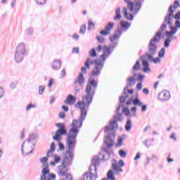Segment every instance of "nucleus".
Returning a JSON list of instances; mask_svg holds the SVG:
<instances>
[{
  "label": "nucleus",
  "instance_id": "obj_17",
  "mask_svg": "<svg viewBox=\"0 0 180 180\" xmlns=\"http://www.w3.org/2000/svg\"><path fill=\"white\" fill-rule=\"evenodd\" d=\"M75 85H79V86L83 87L85 84V77L82 72L79 73V75L74 81Z\"/></svg>",
  "mask_w": 180,
  "mask_h": 180
},
{
  "label": "nucleus",
  "instance_id": "obj_8",
  "mask_svg": "<svg viewBox=\"0 0 180 180\" xmlns=\"http://www.w3.org/2000/svg\"><path fill=\"white\" fill-rule=\"evenodd\" d=\"M175 9H178V6L176 4H174V6L171 5L168 8L169 13L165 16L163 24L160 26L161 30H167V25H172L174 22V12Z\"/></svg>",
  "mask_w": 180,
  "mask_h": 180
},
{
  "label": "nucleus",
  "instance_id": "obj_55",
  "mask_svg": "<svg viewBox=\"0 0 180 180\" xmlns=\"http://www.w3.org/2000/svg\"><path fill=\"white\" fill-rule=\"evenodd\" d=\"M99 60V58L92 60L91 58H89V64H90V65H94V64L96 65V60Z\"/></svg>",
  "mask_w": 180,
  "mask_h": 180
},
{
  "label": "nucleus",
  "instance_id": "obj_53",
  "mask_svg": "<svg viewBox=\"0 0 180 180\" xmlns=\"http://www.w3.org/2000/svg\"><path fill=\"white\" fill-rule=\"evenodd\" d=\"M37 5H46V0H35Z\"/></svg>",
  "mask_w": 180,
  "mask_h": 180
},
{
  "label": "nucleus",
  "instance_id": "obj_51",
  "mask_svg": "<svg viewBox=\"0 0 180 180\" xmlns=\"http://www.w3.org/2000/svg\"><path fill=\"white\" fill-rule=\"evenodd\" d=\"M122 110L126 116H130V110L129 108H124Z\"/></svg>",
  "mask_w": 180,
  "mask_h": 180
},
{
  "label": "nucleus",
  "instance_id": "obj_12",
  "mask_svg": "<svg viewBox=\"0 0 180 180\" xmlns=\"http://www.w3.org/2000/svg\"><path fill=\"white\" fill-rule=\"evenodd\" d=\"M56 127L58 128V130L56 131L55 135L53 136V139L55 141H60L63 139V136H68L67 129L65 128V124L64 123H57L56 124Z\"/></svg>",
  "mask_w": 180,
  "mask_h": 180
},
{
  "label": "nucleus",
  "instance_id": "obj_22",
  "mask_svg": "<svg viewBox=\"0 0 180 180\" xmlns=\"http://www.w3.org/2000/svg\"><path fill=\"white\" fill-rule=\"evenodd\" d=\"M122 13L127 20H133V19H134L133 14H129V13H127V8L126 7L122 8Z\"/></svg>",
  "mask_w": 180,
  "mask_h": 180
},
{
  "label": "nucleus",
  "instance_id": "obj_13",
  "mask_svg": "<svg viewBox=\"0 0 180 180\" xmlns=\"http://www.w3.org/2000/svg\"><path fill=\"white\" fill-rule=\"evenodd\" d=\"M92 165L89 167V173L91 175L94 176V178L96 179L98 178V173L96 167L99 166V158L94 157L91 161Z\"/></svg>",
  "mask_w": 180,
  "mask_h": 180
},
{
  "label": "nucleus",
  "instance_id": "obj_19",
  "mask_svg": "<svg viewBox=\"0 0 180 180\" xmlns=\"http://www.w3.org/2000/svg\"><path fill=\"white\" fill-rule=\"evenodd\" d=\"M137 75V73H135L133 75V76L129 77L127 82V86H128L129 88H131V86H134V85H136V76Z\"/></svg>",
  "mask_w": 180,
  "mask_h": 180
},
{
  "label": "nucleus",
  "instance_id": "obj_64",
  "mask_svg": "<svg viewBox=\"0 0 180 180\" xmlns=\"http://www.w3.org/2000/svg\"><path fill=\"white\" fill-rule=\"evenodd\" d=\"M174 18L175 19H177L178 20H179V19H180V11H179L178 13H176L175 14V15L174 16Z\"/></svg>",
  "mask_w": 180,
  "mask_h": 180
},
{
  "label": "nucleus",
  "instance_id": "obj_50",
  "mask_svg": "<svg viewBox=\"0 0 180 180\" xmlns=\"http://www.w3.org/2000/svg\"><path fill=\"white\" fill-rule=\"evenodd\" d=\"M58 147L60 151H63V150H65V146H64V143L58 141Z\"/></svg>",
  "mask_w": 180,
  "mask_h": 180
},
{
  "label": "nucleus",
  "instance_id": "obj_35",
  "mask_svg": "<svg viewBox=\"0 0 180 180\" xmlns=\"http://www.w3.org/2000/svg\"><path fill=\"white\" fill-rule=\"evenodd\" d=\"M175 32L171 31H165V36L167 39H171V37H174Z\"/></svg>",
  "mask_w": 180,
  "mask_h": 180
},
{
  "label": "nucleus",
  "instance_id": "obj_14",
  "mask_svg": "<svg viewBox=\"0 0 180 180\" xmlns=\"http://www.w3.org/2000/svg\"><path fill=\"white\" fill-rule=\"evenodd\" d=\"M170 98L171 93H169V91H162L158 95V101H160V102H168Z\"/></svg>",
  "mask_w": 180,
  "mask_h": 180
},
{
  "label": "nucleus",
  "instance_id": "obj_21",
  "mask_svg": "<svg viewBox=\"0 0 180 180\" xmlns=\"http://www.w3.org/2000/svg\"><path fill=\"white\" fill-rule=\"evenodd\" d=\"M51 67L52 70H55V71L60 70V68H61V60L57 59L54 60L51 63Z\"/></svg>",
  "mask_w": 180,
  "mask_h": 180
},
{
  "label": "nucleus",
  "instance_id": "obj_26",
  "mask_svg": "<svg viewBox=\"0 0 180 180\" xmlns=\"http://www.w3.org/2000/svg\"><path fill=\"white\" fill-rule=\"evenodd\" d=\"M49 164L44 163V165H42V174L43 175H47V174H50V169H49Z\"/></svg>",
  "mask_w": 180,
  "mask_h": 180
},
{
  "label": "nucleus",
  "instance_id": "obj_30",
  "mask_svg": "<svg viewBox=\"0 0 180 180\" xmlns=\"http://www.w3.org/2000/svg\"><path fill=\"white\" fill-rule=\"evenodd\" d=\"M133 105H134V106L141 107V106H143V103L141 101H140L139 98L136 97L133 100Z\"/></svg>",
  "mask_w": 180,
  "mask_h": 180
},
{
  "label": "nucleus",
  "instance_id": "obj_27",
  "mask_svg": "<svg viewBox=\"0 0 180 180\" xmlns=\"http://www.w3.org/2000/svg\"><path fill=\"white\" fill-rule=\"evenodd\" d=\"M107 179L108 180H116V177L115 176V173H113L112 170H109L107 173Z\"/></svg>",
  "mask_w": 180,
  "mask_h": 180
},
{
  "label": "nucleus",
  "instance_id": "obj_60",
  "mask_svg": "<svg viewBox=\"0 0 180 180\" xmlns=\"http://www.w3.org/2000/svg\"><path fill=\"white\" fill-rule=\"evenodd\" d=\"M174 27H176V29H180V21L179 20H176L174 22Z\"/></svg>",
  "mask_w": 180,
  "mask_h": 180
},
{
  "label": "nucleus",
  "instance_id": "obj_20",
  "mask_svg": "<svg viewBox=\"0 0 180 180\" xmlns=\"http://www.w3.org/2000/svg\"><path fill=\"white\" fill-rule=\"evenodd\" d=\"M115 162L112 163V170L114 171V173L115 175H119L120 172H123V169H121L119 165H117V162H116V160H113Z\"/></svg>",
  "mask_w": 180,
  "mask_h": 180
},
{
  "label": "nucleus",
  "instance_id": "obj_62",
  "mask_svg": "<svg viewBox=\"0 0 180 180\" xmlns=\"http://www.w3.org/2000/svg\"><path fill=\"white\" fill-rule=\"evenodd\" d=\"M141 112L143 113H144V112H146V110H147V105H141Z\"/></svg>",
  "mask_w": 180,
  "mask_h": 180
},
{
  "label": "nucleus",
  "instance_id": "obj_57",
  "mask_svg": "<svg viewBox=\"0 0 180 180\" xmlns=\"http://www.w3.org/2000/svg\"><path fill=\"white\" fill-rule=\"evenodd\" d=\"M4 95H5V91H4V88L0 86V99H2V98H4Z\"/></svg>",
  "mask_w": 180,
  "mask_h": 180
},
{
  "label": "nucleus",
  "instance_id": "obj_58",
  "mask_svg": "<svg viewBox=\"0 0 180 180\" xmlns=\"http://www.w3.org/2000/svg\"><path fill=\"white\" fill-rule=\"evenodd\" d=\"M84 65L85 67H86V68L88 70H89V68H91V65L89 64V58H87L86 62L84 63Z\"/></svg>",
  "mask_w": 180,
  "mask_h": 180
},
{
  "label": "nucleus",
  "instance_id": "obj_29",
  "mask_svg": "<svg viewBox=\"0 0 180 180\" xmlns=\"http://www.w3.org/2000/svg\"><path fill=\"white\" fill-rule=\"evenodd\" d=\"M131 126H133L131 124V120H128L125 124V130L127 131H130L131 129Z\"/></svg>",
  "mask_w": 180,
  "mask_h": 180
},
{
  "label": "nucleus",
  "instance_id": "obj_39",
  "mask_svg": "<svg viewBox=\"0 0 180 180\" xmlns=\"http://www.w3.org/2000/svg\"><path fill=\"white\" fill-rule=\"evenodd\" d=\"M149 61H150L151 63H154V64H158V63H161V59H160V58H154V57L153 56L152 59L149 60Z\"/></svg>",
  "mask_w": 180,
  "mask_h": 180
},
{
  "label": "nucleus",
  "instance_id": "obj_4",
  "mask_svg": "<svg viewBox=\"0 0 180 180\" xmlns=\"http://www.w3.org/2000/svg\"><path fill=\"white\" fill-rule=\"evenodd\" d=\"M123 34V31L122 29L118 28L115 31L114 34L109 37L110 44L108 46H105L103 48V51L108 54H112V51H115V49L117 47L119 44V39Z\"/></svg>",
  "mask_w": 180,
  "mask_h": 180
},
{
  "label": "nucleus",
  "instance_id": "obj_52",
  "mask_svg": "<svg viewBox=\"0 0 180 180\" xmlns=\"http://www.w3.org/2000/svg\"><path fill=\"white\" fill-rule=\"evenodd\" d=\"M143 72H146L147 74H148V72H151V69L150 68V66H145L143 68Z\"/></svg>",
  "mask_w": 180,
  "mask_h": 180
},
{
  "label": "nucleus",
  "instance_id": "obj_15",
  "mask_svg": "<svg viewBox=\"0 0 180 180\" xmlns=\"http://www.w3.org/2000/svg\"><path fill=\"white\" fill-rule=\"evenodd\" d=\"M25 144H26V141H24L21 146V151H22V155H29V154H32V153H33V144H32V143L27 142V145H26L27 147L24 150L23 147L25 146Z\"/></svg>",
  "mask_w": 180,
  "mask_h": 180
},
{
  "label": "nucleus",
  "instance_id": "obj_16",
  "mask_svg": "<svg viewBox=\"0 0 180 180\" xmlns=\"http://www.w3.org/2000/svg\"><path fill=\"white\" fill-rule=\"evenodd\" d=\"M133 89H129L127 87H124L122 96L120 97V103H124V102H126V100L129 98V94H133Z\"/></svg>",
  "mask_w": 180,
  "mask_h": 180
},
{
  "label": "nucleus",
  "instance_id": "obj_32",
  "mask_svg": "<svg viewBox=\"0 0 180 180\" xmlns=\"http://www.w3.org/2000/svg\"><path fill=\"white\" fill-rule=\"evenodd\" d=\"M89 57L95 58L97 57L98 54L96 53V49L95 48L91 49V50L89 52Z\"/></svg>",
  "mask_w": 180,
  "mask_h": 180
},
{
  "label": "nucleus",
  "instance_id": "obj_43",
  "mask_svg": "<svg viewBox=\"0 0 180 180\" xmlns=\"http://www.w3.org/2000/svg\"><path fill=\"white\" fill-rule=\"evenodd\" d=\"M53 158H54V162L56 164H58V162L61 161V158L60 156H58V155H57V154L54 155Z\"/></svg>",
  "mask_w": 180,
  "mask_h": 180
},
{
  "label": "nucleus",
  "instance_id": "obj_9",
  "mask_svg": "<svg viewBox=\"0 0 180 180\" xmlns=\"http://www.w3.org/2000/svg\"><path fill=\"white\" fill-rule=\"evenodd\" d=\"M146 0H134V3L131 0H124L127 4V8L133 15H137L143 6V4Z\"/></svg>",
  "mask_w": 180,
  "mask_h": 180
},
{
  "label": "nucleus",
  "instance_id": "obj_2",
  "mask_svg": "<svg viewBox=\"0 0 180 180\" xmlns=\"http://www.w3.org/2000/svg\"><path fill=\"white\" fill-rule=\"evenodd\" d=\"M81 114L79 117V120H73L72 124H70V129L68 133L66 138V144H65V157L68 158H72L74 160V151L75 147H77V136L79 133V129L82 127V123L88 115V108L83 103H80Z\"/></svg>",
  "mask_w": 180,
  "mask_h": 180
},
{
  "label": "nucleus",
  "instance_id": "obj_23",
  "mask_svg": "<svg viewBox=\"0 0 180 180\" xmlns=\"http://www.w3.org/2000/svg\"><path fill=\"white\" fill-rule=\"evenodd\" d=\"M76 99L74 96L70 94L68 96L67 98L65 100V103L67 105H74L75 103Z\"/></svg>",
  "mask_w": 180,
  "mask_h": 180
},
{
  "label": "nucleus",
  "instance_id": "obj_28",
  "mask_svg": "<svg viewBox=\"0 0 180 180\" xmlns=\"http://www.w3.org/2000/svg\"><path fill=\"white\" fill-rule=\"evenodd\" d=\"M115 27V23L109 22L105 27V30L108 31L110 33V30H113Z\"/></svg>",
  "mask_w": 180,
  "mask_h": 180
},
{
  "label": "nucleus",
  "instance_id": "obj_49",
  "mask_svg": "<svg viewBox=\"0 0 180 180\" xmlns=\"http://www.w3.org/2000/svg\"><path fill=\"white\" fill-rule=\"evenodd\" d=\"M36 139V135L32 134L30 135L29 139L27 140V143H30L32 140H34Z\"/></svg>",
  "mask_w": 180,
  "mask_h": 180
},
{
  "label": "nucleus",
  "instance_id": "obj_59",
  "mask_svg": "<svg viewBox=\"0 0 180 180\" xmlns=\"http://www.w3.org/2000/svg\"><path fill=\"white\" fill-rule=\"evenodd\" d=\"M44 86H39V95H43V93L44 92Z\"/></svg>",
  "mask_w": 180,
  "mask_h": 180
},
{
  "label": "nucleus",
  "instance_id": "obj_46",
  "mask_svg": "<svg viewBox=\"0 0 180 180\" xmlns=\"http://www.w3.org/2000/svg\"><path fill=\"white\" fill-rule=\"evenodd\" d=\"M105 46H107V45H104L103 46L102 45H101V44L98 45L97 46V48L96 49V51L98 53H101V51H102V50H103V49H104Z\"/></svg>",
  "mask_w": 180,
  "mask_h": 180
},
{
  "label": "nucleus",
  "instance_id": "obj_33",
  "mask_svg": "<svg viewBox=\"0 0 180 180\" xmlns=\"http://www.w3.org/2000/svg\"><path fill=\"white\" fill-rule=\"evenodd\" d=\"M96 40H98V43H105L106 41V39L105 37L101 36V35H97L96 37Z\"/></svg>",
  "mask_w": 180,
  "mask_h": 180
},
{
  "label": "nucleus",
  "instance_id": "obj_48",
  "mask_svg": "<svg viewBox=\"0 0 180 180\" xmlns=\"http://www.w3.org/2000/svg\"><path fill=\"white\" fill-rule=\"evenodd\" d=\"M40 161L42 163V165H44V164H49L47 163V161H49V158L44 157L41 159H40Z\"/></svg>",
  "mask_w": 180,
  "mask_h": 180
},
{
  "label": "nucleus",
  "instance_id": "obj_54",
  "mask_svg": "<svg viewBox=\"0 0 180 180\" xmlns=\"http://www.w3.org/2000/svg\"><path fill=\"white\" fill-rule=\"evenodd\" d=\"M142 65L143 67H150V63H148V61H147L146 59H143L142 61Z\"/></svg>",
  "mask_w": 180,
  "mask_h": 180
},
{
  "label": "nucleus",
  "instance_id": "obj_5",
  "mask_svg": "<svg viewBox=\"0 0 180 180\" xmlns=\"http://www.w3.org/2000/svg\"><path fill=\"white\" fill-rule=\"evenodd\" d=\"M28 53L29 51H27V49H26V44L23 42L20 43L15 48L14 52L15 62L17 63H22L23 58H25Z\"/></svg>",
  "mask_w": 180,
  "mask_h": 180
},
{
  "label": "nucleus",
  "instance_id": "obj_31",
  "mask_svg": "<svg viewBox=\"0 0 180 180\" xmlns=\"http://www.w3.org/2000/svg\"><path fill=\"white\" fill-rule=\"evenodd\" d=\"M93 178H95V176L94 174H91L88 172H86L84 174V180H92Z\"/></svg>",
  "mask_w": 180,
  "mask_h": 180
},
{
  "label": "nucleus",
  "instance_id": "obj_44",
  "mask_svg": "<svg viewBox=\"0 0 180 180\" xmlns=\"http://www.w3.org/2000/svg\"><path fill=\"white\" fill-rule=\"evenodd\" d=\"M100 34H101L102 36H108V35L110 34V32H108V30H106V29H104V30L100 31Z\"/></svg>",
  "mask_w": 180,
  "mask_h": 180
},
{
  "label": "nucleus",
  "instance_id": "obj_40",
  "mask_svg": "<svg viewBox=\"0 0 180 180\" xmlns=\"http://www.w3.org/2000/svg\"><path fill=\"white\" fill-rule=\"evenodd\" d=\"M85 32H86V25H82L79 30V33L82 34H85Z\"/></svg>",
  "mask_w": 180,
  "mask_h": 180
},
{
  "label": "nucleus",
  "instance_id": "obj_41",
  "mask_svg": "<svg viewBox=\"0 0 180 180\" xmlns=\"http://www.w3.org/2000/svg\"><path fill=\"white\" fill-rule=\"evenodd\" d=\"M133 70L135 71H139L140 70V61L137 60L135 63V65L133 67Z\"/></svg>",
  "mask_w": 180,
  "mask_h": 180
},
{
  "label": "nucleus",
  "instance_id": "obj_38",
  "mask_svg": "<svg viewBox=\"0 0 180 180\" xmlns=\"http://www.w3.org/2000/svg\"><path fill=\"white\" fill-rule=\"evenodd\" d=\"M172 41V39L171 38H167L164 42L165 47H169V43H171Z\"/></svg>",
  "mask_w": 180,
  "mask_h": 180
},
{
  "label": "nucleus",
  "instance_id": "obj_7",
  "mask_svg": "<svg viewBox=\"0 0 180 180\" xmlns=\"http://www.w3.org/2000/svg\"><path fill=\"white\" fill-rule=\"evenodd\" d=\"M116 134L115 133L111 132L110 134H108L107 136L104 138V143L107 145V147L103 150L105 153V155H103V161H108L109 158H110V153H109V148H112L115 144V137Z\"/></svg>",
  "mask_w": 180,
  "mask_h": 180
},
{
  "label": "nucleus",
  "instance_id": "obj_56",
  "mask_svg": "<svg viewBox=\"0 0 180 180\" xmlns=\"http://www.w3.org/2000/svg\"><path fill=\"white\" fill-rule=\"evenodd\" d=\"M72 52L75 54H79V48L78 47L73 48Z\"/></svg>",
  "mask_w": 180,
  "mask_h": 180
},
{
  "label": "nucleus",
  "instance_id": "obj_45",
  "mask_svg": "<svg viewBox=\"0 0 180 180\" xmlns=\"http://www.w3.org/2000/svg\"><path fill=\"white\" fill-rule=\"evenodd\" d=\"M33 32H34L33 27L27 28L26 30V33L27 34H29V36H32V34H33Z\"/></svg>",
  "mask_w": 180,
  "mask_h": 180
},
{
  "label": "nucleus",
  "instance_id": "obj_3",
  "mask_svg": "<svg viewBox=\"0 0 180 180\" xmlns=\"http://www.w3.org/2000/svg\"><path fill=\"white\" fill-rule=\"evenodd\" d=\"M164 32H165V30H161L160 26L158 32H156L154 37L150 41L148 45V51L146 53L148 60H153V57L157 54V49H158L157 43H159L160 40H161V36H162Z\"/></svg>",
  "mask_w": 180,
  "mask_h": 180
},
{
  "label": "nucleus",
  "instance_id": "obj_34",
  "mask_svg": "<svg viewBox=\"0 0 180 180\" xmlns=\"http://www.w3.org/2000/svg\"><path fill=\"white\" fill-rule=\"evenodd\" d=\"M164 56H165V48L163 47L159 51L158 57H160V58H163Z\"/></svg>",
  "mask_w": 180,
  "mask_h": 180
},
{
  "label": "nucleus",
  "instance_id": "obj_47",
  "mask_svg": "<svg viewBox=\"0 0 180 180\" xmlns=\"http://www.w3.org/2000/svg\"><path fill=\"white\" fill-rule=\"evenodd\" d=\"M137 77H138L137 81H140L141 82H143V79L146 78V76L139 73Z\"/></svg>",
  "mask_w": 180,
  "mask_h": 180
},
{
  "label": "nucleus",
  "instance_id": "obj_25",
  "mask_svg": "<svg viewBox=\"0 0 180 180\" xmlns=\"http://www.w3.org/2000/svg\"><path fill=\"white\" fill-rule=\"evenodd\" d=\"M122 19V14L120 13V7H118L115 10V16L113 18V20L119 21Z\"/></svg>",
  "mask_w": 180,
  "mask_h": 180
},
{
  "label": "nucleus",
  "instance_id": "obj_24",
  "mask_svg": "<svg viewBox=\"0 0 180 180\" xmlns=\"http://www.w3.org/2000/svg\"><path fill=\"white\" fill-rule=\"evenodd\" d=\"M53 151H56V143L52 142L51 144V148L46 153L47 157H54V153Z\"/></svg>",
  "mask_w": 180,
  "mask_h": 180
},
{
  "label": "nucleus",
  "instance_id": "obj_63",
  "mask_svg": "<svg viewBox=\"0 0 180 180\" xmlns=\"http://www.w3.org/2000/svg\"><path fill=\"white\" fill-rule=\"evenodd\" d=\"M133 101H134V99H133V98H129V99L127 101L126 105H127V106H129V105H131V104L133 103Z\"/></svg>",
  "mask_w": 180,
  "mask_h": 180
},
{
  "label": "nucleus",
  "instance_id": "obj_6",
  "mask_svg": "<svg viewBox=\"0 0 180 180\" xmlns=\"http://www.w3.org/2000/svg\"><path fill=\"white\" fill-rule=\"evenodd\" d=\"M28 53L29 51H27V49H26V44L23 42L20 43L15 48L14 52L15 62L17 63H22L23 58H25Z\"/></svg>",
  "mask_w": 180,
  "mask_h": 180
},
{
  "label": "nucleus",
  "instance_id": "obj_10",
  "mask_svg": "<svg viewBox=\"0 0 180 180\" xmlns=\"http://www.w3.org/2000/svg\"><path fill=\"white\" fill-rule=\"evenodd\" d=\"M72 158L65 156L62 160V164L58 166V174L60 176H64L68 172V167L72 164Z\"/></svg>",
  "mask_w": 180,
  "mask_h": 180
},
{
  "label": "nucleus",
  "instance_id": "obj_11",
  "mask_svg": "<svg viewBox=\"0 0 180 180\" xmlns=\"http://www.w3.org/2000/svg\"><path fill=\"white\" fill-rule=\"evenodd\" d=\"M115 120L110 121L109 125H106L104 128V133H108V134H110V133H114L117 130V122H120L122 120V115H117L114 116Z\"/></svg>",
  "mask_w": 180,
  "mask_h": 180
},
{
  "label": "nucleus",
  "instance_id": "obj_1",
  "mask_svg": "<svg viewBox=\"0 0 180 180\" xmlns=\"http://www.w3.org/2000/svg\"><path fill=\"white\" fill-rule=\"evenodd\" d=\"M110 56V54L103 51V53L100 56L99 59L96 60V65L91 72L89 82L86 86V96H83L82 101L77 103L78 108H81V103H84L86 108L92 103V100L98 89V81L95 80V78L101 75V72L105 67V61L109 58Z\"/></svg>",
  "mask_w": 180,
  "mask_h": 180
},
{
  "label": "nucleus",
  "instance_id": "obj_37",
  "mask_svg": "<svg viewBox=\"0 0 180 180\" xmlns=\"http://www.w3.org/2000/svg\"><path fill=\"white\" fill-rule=\"evenodd\" d=\"M119 155L122 158H126V157H127V153L126 152H124V150H119Z\"/></svg>",
  "mask_w": 180,
  "mask_h": 180
},
{
  "label": "nucleus",
  "instance_id": "obj_61",
  "mask_svg": "<svg viewBox=\"0 0 180 180\" xmlns=\"http://www.w3.org/2000/svg\"><path fill=\"white\" fill-rule=\"evenodd\" d=\"M32 108H36V106H34V105L30 103L27 107H26V110L29 111L30 110V109H32Z\"/></svg>",
  "mask_w": 180,
  "mask_h": 180
},
{
  "label": "nucleus",
  "instance_id": "obj_42",
  "mask_svg": "<svg viewBox=\"0 0 180 180\" xmlns=\"http://www.w3.org/2000/svg\"><path fill=\"white\" fill-rule=\"evenodd\" d=\"M95 27V23L92 22V20H89V25H88V30H91V29H94Z\"/></svg>",
  "mask_w": 180,
  "mask_h": 180
},
{
  "label": "nucleus",
  "instance_id": "obj_18",
  "mask_svg": "<svg viewBox=\"0 0 180 180\" xmlns=\"http://www.w3.org/2000/svg\"><path fill=\"white\" fill-rule=\"evenodd\" d=\"M120 25L121 27V30L122 32H127L129 29H130V26H131V24H130L129 22L121 20L120 22Z\"/></svg>",
  "mask_w": 180,
  "mask_h": 180
},
{
  "label": "nucleus",
  "instance_id": "obj_36",
  "mask_svg": "<svg viewBox=\"0 0 180 180\" xmlns=\"http://www.w3.org/2000/svg\"><path fill=\"white\" fill-rule=\"evenodd\" d=\"M167 25H169V28L170 29V32H174V34L178 32V28L172 26V24H166V29H167Z\"/></svg>",
  "mask_w": 180,
  "mask_h": 180
}]
</instances>
